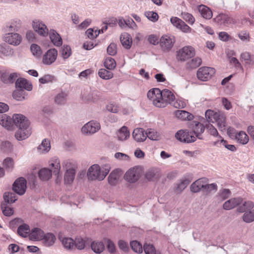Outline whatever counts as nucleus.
<instances>
[{
  "mask_svg": "<svg viewBox=\"0 0 254 254\" xmlns=\"http://www.w3.org/2000/svg\"><path fill=\"white\" fill-rule=\"evenodd\" d=\"M132 250L137 253H141L142 252V247L141 244L136 241H133L130 243Z\"/></svg>",
  "mask_w": 254,
  "mask_h": 254,
  "instance_id": "59",
  "label": "nucleus"
},
{
  "mask_svg": "<svg viewBox=\"0 0 254 254\" xmlns=\"http://www.w3.org/2000/svg\"><path fill=\"white\" fill-rule=\"evenodd\" d=\"M15 193V192H5L3 195L4 202L6 203H14L17 199V196Z\"/></svg>",
  "mask_w": 254,
  "mask_h": 254,
  "instance_id": "36",
  "label": "nucleus"
},
{
  "mask_svg": "<svg viewBox=\"0 0 254 254\" xmlns=\"http://www.w3.org/2000/svg\"><path fill=\"white\" fill-rule=\"evenodd\" d=\"M48 34L51 42L55 46L60 47L62 46L63 43L62 39L56 30L51 29Z\"/></svg>",
  "mask_w": 254,
  "mask_h": 254,
  "instance_id": "19",
  "label": "nucleus"
},
{
  "mask_svg": "<svg viewBox=\"0 0 254 254\" xmlns=\"http://www.w3.org/2000/svg\"><path fill=\"white\" fill-rule=\"evenodd\" d=\"M50 166L52 168V170L47 168H43L39 172V177L40 179L43 181H47L52 177V172L53 174L59 177L60 174L61 165L60 161L58 158L53 157L50 162Z\"/></svg>",
  "mask_w": 254,
  "mask_h": 254,
  "instance_id": "3",
  "label": "nucleus"
},
{
  "mask_svg": "<svg viewBox=\"0 0 254 254\" xmlns=\"http://www.w3.org/2000/svg\"><path fill=\"white\" fill-rule=\"evenodd\" d=\"M110 169V166L108 164L103 165L101 168L99 165L94 164L88 170L87 173L88 179L91 181H102L109 173Z\"/></svg>",
  "mask_w": 254,
  "mask_h": 254,
  "instance_id": "2",
  "label": "nucleus"
},
{
  "mask_svg": "<svg viewBox=\"0 0 254 254\" xmlns=\"http://www.w3.org/2000/svg\"><path fill=\"white\" fill-rule=\"evenodd\" d=\"M146 138L152 140H157L159 138V135L158 132L153 129H148L146 131Z\"/></svg>",
  "mask_w": 254,
  "mask_h": 254,
  "instance_id": "50",
  "label": "nucleus"
},
{
  "mask_svg": "<svg viewBox=\"0 0 254 254\" xmlns=\"http://www.w3.org/2000/svg\"><path fill=\"white\" fill-rule=\"evenodd\" d=\"M106 108L109 112L113 113H118L120 109V107L115 103H109L106 105Z\"/></svg>",
  "mask_w": 254,
  "mask_h": 254,
  "instance_id": "61",
  "label": "nucleus"
},
{
  "mask_svg": "<svg viewBox=\"0 0 254 254\" xmlns=\"http://www.w3.org/2000/svg\"><path fill=\"white\" fill-rule=\"evenodd\" d=\"M217 190V185L215 183H212L211 184H207V179L204 183V188L203 190L206 193L208 194L211 193L212 191H216Z\"/></svg>",
  "mask_w": 254,
  "mask_h": 254,
  "instance_id": "45",
  "label": "nucleus"
},
{
  "mask_svg": "<svg viewBox=\"0 0 254 254\" xmlns=\"http://www.w3.org/2000/svg\"><path fill=\"white\" fill-rule=\"evenodd\" d=\"M63 168H65L66 171H75L77 167L76 162L72 160H65L63 161Z\"/></svg>",
  "mask_w": 254,
  "mask_h": 254,
  "instance_id": "33",
  "label": "nucleus"
},
{
  "mask_svg": "<svg viewBox=\"0 0 254 254\" xmlns=\"http://www.w3.org/2000/svg\"><path fill=\"white\" fill-rule=\"evenodd\" d=\"M30 50L32 54L37 57H40L42 54V51L40 46L35 44L31 45Z\"/></svg>",
  "mask_w": 254,
  "mask_h": 254,
  "instance_id": "62",
  "label": "nucleus"
},
{
  "mask_svg": "<svg viewBox=\"0 0 254 254\" xmlns=\"http://www.w3.org/2000/svg\"><path fill=\"white\" fill-rule=\"evenodd\" d=\"M104 65L108 69H113L116 66V63L112 58L108 57L104 62Z\"/></svg>",
  "mask_w": 254,
  "mask_h": 254,
  "instance_id": "54",
  "label": "nucleus"
},
{
  "mask_svg": "<svg viewBox=\"0 0 254 254\" xmlns=\"http://www.w3.org/2000/svg\"><path fill=\"white\" fill-rule=\"evenodd\" d=\"M160 45L163 51H169L176 42L175 36L171 35H164L160 39Z\"/></svg>",
  "mask_w": 254,
  "mask_h": 254,
  "instance_id": "9",
  "label": "nucleus"
},
{
  "mask_svg": "<svg viewBox=\"0 0 254 254\" xmlns=\"http://www.w3.org/2000/svg\"><path fill=\"white\" fill-rule=\"evenodd\" d=\"M254 207L253 201L249 200L245 201L242 206L238 208V211L240 212H244L246 210H250Z\"/></svg>",
  "mask_w": 254,
  "mask_h": 254,
  "instance_id": "49",
  "label": "nucleus"
},
{
  "mask_svg": "<svg viewBox=\"0 0 254 254\" xmlns=\"http://www.w3.org/2000/svg\"><path fill=\"white\" fill-rule=\"evenodd\" d=\"M26 92L23 89H19L16 88L12 94V96L14 99L17 101H23L25 99V94Z\"/></svg>",
  "mask_w": 254,
  "mask_h": 254,
  "instance_id": "42",
  "label": "nucleus"
},
{
  "mask_svg": "<svg viewBox=\"0 0 254 254\" xmlns=\"http://www.w3.org/2000/svg\"><path fill=\"white\" fill-rule=\"evenodd\" d=\"M44 234V232L41 229L35 228L31 230L29 236L31 240L39 241L43 239Z\"/></svg>",
  "mask_w": 254,
  "mask_h": 254,
  "instance_id": "23",
  "label": "nucleus"
},
{
  "mask_svg": "<svg viewBox=\"0 0 254 254\" xmlns=\"http://www.w3.org/2000/svg\"><path fill=\"white\" fill-rule=\"evenodd\" d=\"M120 41L125 48L130 49L132 44V38L129 34L127 33L122 34L120 36Z\"/></svg>",
  "mask_w": 254,
  "mask_h": 254,
  "instance_id": "26",
  "label": "nucleus"
},
{
  "mask_svg": "<svg viewBox=\"0 0 254 254\" xmlns=\"http://www.w3.org/2000/svg\"><path fill=\"white\" fill-rule=\"evenodd\" d=\"M33 28L40 35L46 37L48 35V29L46 25L39 20H34L32 22Z\"/></svg>",
  "mask_w": 254,
  "mask_h": 254,
  "instance_id": "14",
  "label": "nucleus"
},
{
  "mask_svg": "<svg viewBox=\"0 0 254 254\" xmlns=\"http://www.w3.org/2000/svg\"><path fill=\"white\" fill-rule=\"evenodd\" d=\"M236 139L239 143L242 144H247L249 140L248 135L245 133V132L243 131H241L238 133L236 135Z\"/></svg>",
  "mask_w": 254,
  "mask_h": 254,
  "instance_id": "40",
  "label": "nucleus"
},
{
  "mask_svg": "<svg viewBox=\"0 0 254 254\" xmlns=\"http://www.w3.org/2000/svg\"><path fill=\"white\" fill-rule=\"evenodd\" d=\"M74 248L78 250H83L85 246V241L81 237H77L74 241Z\"/></svg>",
  "mask_w": 254,
  "mask_h": 254,
  "instance_id": "52",
  "label": "nucleus"
},
{
  "mask_svg": "<svg viewBox=\"0 0 254 254\" xmlns=\"http://www.w3.org/2000/svg\"><path fill=\"white\" fill-rule=\"evenodd\" d=\"M132 136L137 142H143L146 139V132L142 128H136L132 132Z\"/></svg>",
  "mask_w": 254,
  "mask_h": 254,
  "instance_id": "20",
  "label": "nucleus"
},
{
  "mask_svg": "<svg viewBox=\"0 0 254 254\" xmlns=\"http://www.w3.org/2000/svg\"><path fill=\"white\" fill-rule=\"evenodd\" d=\"M121 172L120 170L116 169L113 170L108 176V182L112 186H115L121 177Z\"/></svg>",
  "mask_w": 254,
  "mask_h": 254,
  "instance_id": "24",
  "label": "nucleus"
},
{
  "mask_svg": "<svg viewBox=\"0 0 254 254\" xmlns=\"http://www.w3.org/2000/svg\"><path fill=\"white\" fill-rule=\"evenodd\" d=\"M205 181L206 178H201L197 180L191 185L190 190L196 193L200 191L201 189L203 190Z\"/></svg>",
  "mask_w": 254,
  "mask_h": 254,
  "instance_id": "22",
  "label": "nucleus"
},
{
  "mask_svg": "<svg viewBox=\"0 0 254 254\" xmlns=\"http://www.w3.org/2000/svg\"><path fill=\"white\" fill-rule=\"evenodd\" d=\"M98 75L101 78L105 80L111 79L113 77L112 72L104 68L99 69Z\"/></svg>",
  "mask_w": 254,
  "mask_h": 254,
  "instance_id": "46",
  "label": "nucleus"
},
{
  "mask_svg": "<svg viewBox=\"0 0 254 254\" xmlns=\"http://www.w3.org/2000/svg\"><path fill=\"white\" fill-rule=\"evenodd\" d=\"M3 40L10 45L17 46L21 43L22 38L18 33L9 32L4 35Z\"/></svg>",
  "mask_w": 254,
  "mask_h": 254,
  "instance_id": "15",
  "label": "nucleus"
},
{
  "mask_svg": "<svg viewBox=\"0 0 254 254\" xmlns=\"http://www.w3.org/2000/svg\"><path fill=\"white\" fill-rule=\"evenodd\" d=\"M241 60L244 61L246 64H251L254 63V61L251 57V55L249 52H244L241 53Z\"/></svg>",
  "mask_w": 254,
  "mask_h": 254,
  "instance_id": "48",
  "label": "nucleus"
},
{
  "mask_svg": "<svg viewBox=\"0 0 254 254\" xmlns=\"http://www.w3.org/2000/svg\"><path fill=\"white\" fill-rule=\"evenodd\" d=\"M100 129V125L97 121H91L86 123L81 128L84 134H93Z\"/></svg>",
  "mask_w": 254,
  "mask_h": 254,
  "instance_id": "13",
  "label": "nucleus"
},
{
  "mask_svg": "<svg viewBox=\"0 0 254 254\" xmlns=\"http://www.w3.org/2000/svg\"><path fill=\"white\" fill-rule=\"evenodd\" d=\"M162 98L161 101V108L166 107L169 104L176 108H183L185 104L183 102L175 100L174 94L169 90L165 89L162 91Z\"/></svg>",
  "mask_w": 254,
  "mask_h": 254,
  "instance_id": "4",
  "label": "nucleus"
},
{
  "mask_svg": "<svg viewBox=\"0 0 254 254\" xmlns=\"http://www.w3.org/2000/svg\"><path fill=\"white\" fill-rule=\"evenodd\" d=\"M243 220L246 223H251L254 221V209L246 212L243 216Z\"/></svg>",
  "mask_w": 254,
  "mask_h": 254,
  "instance_id": "55",
  "label": "nucleus"
},
{
  "mask_svg": "<svg viewBox=\"0 0 254 254\" xmlns=\"http://www.w3.org/2000/svg\"><path fill=\"white\" fill-rule=\"evenodd\" d=\"M190 181L187 179L181 180L180 182L177 185L175 191L177 192H182L189 184Z\"/></svg>",
  "mask_w": 254,
  "mask_h": 254,
  "instance_id": "47",
  "label": "nucleus"
},
{
  "mask_svg": "<svg viewBox=\"0 0 254 254\" xmlns=\"http://www.w3.org/2000/svg\"><path fill=\"white\" fill-rule=\"evenodd\" d=\"M1 209L3 215L6 216H10L13 213V210L12 208L7 206V203L3 202L1 205Z\"/></svg>",
  "mask_w": 254,
  "mask_h": 254,
  "instance_id": "57",
  "label": "nucleus"
},
{
  "mask_svg": "<svg viewBox=\"0 0 254 254\" xmlns=\"http://www.w3.org/2000/svg\"><path fill=\"white\" fill-rule=\"evenodd\" d=\"M175 114L177 118L183 121H191L194 118L192 114L184 110H177Z\"/></svg>",
  "mask_w": 254,
  "mask_h": 254,
  "instance_id": "27",
  "label": "nucleus"
},
{
  "mask_svg": "<svg viewBox=\"0 0 254 254\" xmlns=\"http://www.w3.org/2000/svg\"><path fill=\"white\" fill-rule=\"evenodd\" d=\"M181 15L182 18L189 24H192L194 22L195 19L191 14L184 12Z\"/></svg>",
  "mask_w": 254,
  "mask_h": 254,
  "instance_id": "60",
  "label": "nucleus"
},
{
  "mask_svg": "<svg viewBox=\"0 0 254 254\" xmlns=\"http://www.w3.org/2000/svg\"><path fill=\"white\" fill-rule=\"evenodd\" d=\"M58 51L55 48L50 49L43 55V63L46 65H51L56 61Z\"/></svg>",
  "mask_w": 254,
  "mask_h": 254,
  "instance_id": "12",
  "label": "nucleus"
},
{
  "mask_svg": "<svg viewBox=\"0 0 254 254\" xmlns=\"http://www.w3.org/2000/svg\"><path fill=\"white\" fill-rule=\"evenodd\" d=\"M201 59L199 58H195L188 63V66L191 68H195L199 66L201 64Z\"/></svg>",
  "mask_w": 254,
  "mask_h": 254,
  "instance_id": "58",
  "label": "nucleus"
},
{
  "mask_svg": "<svg viewBox=\"0 0 254 254\" xmlns=\"http://www.w3.org/2000/svg\"><path fill=\"white\" fill-rule=\"evenodd\" d=\"M0 150L4 153H10L13 150V145L8 141H3L0 145Z\"/></svg>",
  "mask_w": 254,
  "mask_h": 254,
  "instance_id": "41",
  "label": "nucleus"
},
{
  "mask_svg": "<svg viewBox=\"0 0 254 254\" xmlns=\"http://www.w3.org/2000/svg\"><path fill=\"white\" fill-rule=\"evenodd\" d=\"M99 92L97 90H93L88 94L83 95V99L87 102H96L100 99Z\"/></svg>",
  "mask_w": 254,
  "mask_h": 254,
  "instance_id": "21",
  "label": "nucleus"
},
{
  "mask_svg": "<svg viewBox=\"0 0 254 254\" xmlns=\"http://www.w3.org/2000/svg\"><path fill=\"white\" fill-rule=\"evenodd\" d=\"M18 74L16 73H12L8 74L6 73H3L1 74V80L6 84L12 83L17 78Z\"/></svg>",
  "mask_w": 254,
  "mask_h": 254,
  "instance_id": "31",
  "label": "nucleus"
},
{
  "mask_svg": "<svg viewBox=\"0 0 254 254\" xmlns=\"http://www.w3.org/2000/svg\"><path fill=\"white\" fill-rule=\"evenodd\" d=\"M13 160L10 157H7L3 161V165L8 170H11L13 167Z\"/></svg>",
  "mask_w": 254,
  "mask_h": 254,
  "instance_id": "63",
  "label": "nucleus"
},
{
  "mask_svg": "<svg viewBox=\"0 0 254 254\" xmlns=\"http://www.w3.org/2000/svg\"><path fill=\"white\" fill-rule=\"evenodd\" d=\"M215 123L217 124L219 129L222 131L226 130V116L223 112H221Z\"/></svg>",
  "mask_w": 254,
  "mask_h": 254,
  "instance_id": "29",
  "label": "nucleus"
},
{
  "mask_svg": "<svg viewBox=\"0 0 254 254\" xmlns=\"http://www.w3.org/2000/svg\"><path fill=\"white\" fill-rule=\"evenodd\" d=\"M15 86L16 88L25 89L27 91H31L32 89V84L27 80L23 78H19L16 80Z\"/></svg>",
  "mask_w": 254,
  "mask_h": 254,
  "instance_id": "18",
  "label": "nucleus"
},
{
  "mask_svg": "<svg viewBox=\"0 0 254 254\" xmlns=\"http://www.w3.org/2000/svg\"><path fill=\"white\" fill-rule=\"evenodd\" d=\"M140 177V174L137 169L134 168L128 170L125 174V179L129 183H134Z\"/></svg>",
  "mask_w": 254,
  "mask_h": 254,
  "instance_id": "17",
  "label": "nucleus"
},
{
  "mask_svg": "<svg viewBox=\"0 0 254 254\" xmlns=\"http://www.w3.org/2000/svg\"><path fill=\"white\" fill-rule=\"evenodd\" d=\"M91 248L94 252L100 254L104 250V245L102 242H93L91 244Z\"/></svg>",
  "mask_w": 254,
  "mask_h": 254,
  "instance_id": "38",
  "label": "nucleus"
},
{
  "mask_svg": "<svg viewBox=\"0 0 254 254\" xmlns=\"http://www.w3.org/2000/svg\"><path fill=\"white\" fill-rule=\"evenodd\" d=\"M130 133L128 128L126 126H123L119 131L118 133V139L123 141L126 140L129 137Z\"/></svg>",
  "mask_w": 254,
  "mask_h": 254,
  "instance_id": "35",
  "label": "nucleus"
},
{
  "mask_svg": "<svg viewBox=\"0 0 254 254\" xmlns=\"http://www.w3.org/2000/svg\"><path fill=\"white\" fill-rule=\"evenodd\" d=\"M215 22L221 25L229 26L236 23V20L226 14L220 13L214 18Z\"/></svg>",
  "mask_w": 254,
  "mask_h": 254,
  "instance_id": "11",
  "label": "nucleus"
},
{
  "mask_svg": "<svg viewBox=\"0 0 254 254\" xmlns=\"http://www.w3.org/2000/svg\"><path fill=\"white\" fill-rule=\"evenodd\" d=\"M144 251L146 254H155L156 250L152 245L145 244L143 247Z\"/></svg>",
  "mask_w": 254,
  "mask_h": 254,
  "instance_id": "64",
  "label": "nucleus"
},
{
  "mask_svg": "<svg viewBox=\"0 0 254 254\" xmlns=\"http://www.w3.org/2000/svg\"><path fill=\"white\" fill-rule=\"evenodd\" d=\"M222 111L215 112L212 110H207L205 112V117L208 122L215 123Z\"/></svg>",
  "mask_w": 254,
  "mask_h": 254,
  "instance_id": "28",
  "label": "nucleus"
},
{
  "mask_svg": "<svg viewBox=\"0 0 254 254\" xmlns=\"http://www.w3.org/2000/svg\"><path fill=\"white\" fill-rule=\"evenodd\" d=\"M195 55L194 49L191 46H185L177 51V58L178 60L185 61Z\"/></svg>",
  "mask_w": 254,
  "mask_h": 254,
  "instance_id": "7",
  "label": "nucleus"
},
{
  "mask_svg": "<svg viewBox=\"0 0 254 254\" xmlns=\"http://www.w3.org/2000/svg\"><path fill=\"white\" fill-rule=\"evenodd\" d=\"M62 244L67 249H73L74 248V240L70 238H64L62 240Z\"/></svg>",
  "mask_w": 254,
  "mask_h": 254,
  "instance_id": "53",
  "label": "nucleus"
},
{
  "mask_svg": "<svg viewBox=\"0 0 254 254\" xmlns=\"http://www.w3.org/2000/svg\"><path fill=\"white\" fill-rule=\"evenodd\" d=\"M147 96L153 105L157 108H161L162 91L158 88H153L148 92Z\"/></svg>",
  "mask_w": 254,
  "mask_h": 254,
  "instance_id": "6",
  "label": "nucleus"
},
{
  "mask_svg": "<svg viewBox=\"0 0 254 254\" xmlns=\"http://www.w3.org/2000/svg\"><path fill=\"white\" fill-rule=\"evenodd\" d=\"M198 10L201 16L206 19L212 18L213 14L211 10L206 5L201 4L198 6Z\"/></svg>",
  "mask_w": 254,
  "mask_h": 254,
  "instance_id": "25",
  "label": "nucleus"
},
{
  "mask_svg": "<svg viewBox=\"0 0 254 254\" xmlns=\"http://www.w3.org/2000/svg\"><path fill=\"white\" fill-rule=\"evenodd\" d=\"M17 233L22 237H26L30 233L29 226L25 224L19 226L17 229Z\"/></svg>",
  "mask_w": 254,
  "mask_h": 254,
  "instance_id": "37",
  "label": "nucleus"
},
{
  "mask_svg": "<svg viewBox=\"0 0 254 254\" xmlns=\"http://www.w3.org/2000/svg\"><path fill=\"white\" fill-rule=\"evenodd\" d=\"M12 123L18 127L15 133V137L18 140H23L27 138L31 134L30 122L27 118L21 114H15L12 119L6 114L0 115V125L10 129Z\"/></svg>",
  "mask_w": 254,
  "mask_h": 254,
  "instance_id": "1",
  "label": "nucleus"
},
{
  "mask_svg": "<svg viewBox=\"0 0 254 254\" xmlns=\"http://www.w3.org/2000/svg\"><path fill=\"white\" fill-rule=\"evenodd\" d=\"M67 94L64 92H61L58 93L54 99L56 104L59 106H63L65 104L67 101Z\"/></svg>",
  "mask_w": 254,
  "mask_h": 254,
  "instance_id": "30",
  "label": "nucleus"
},
{
  "mask_svg": "<svg viewBox=\"0 0 254 254\" xmlns=\"http://www.w3.org/2000/svg\"><path fill=\"white\" fill-rule=\"evenodd\" d=\"M243 199L241 197L231 198L224 202L223 205V209L226 210L233 209L243 202Z\"/></svg>",
  "mask_w": 254,
  "mask_h": 254,
  "instance_id": "16",
  "label": "nucleus"
},
{
  "mask_svg": "<svg viewBox=\"0 0 254 254\" xmlns=\"http://www.w3.org/2000/svg\"><path fill=\"white\" fill-rule=\"evenodd\" d=\"M144 15L148 18V19L153 22H156L159 18L158 14L154 11H146L144 13Z\"/></svg>",
  "mask_w": 254,
  "mask_h": 254,
  "instance_id": "56",
  "label": "nucleus"
},
{
  "mask_svg": "<svg viewBox=\"0 0 254 254\" xmlns=\"http://www.w3.org/2000/svg\"><path fill=\"white\" fill-rule=\"evenodd\" d=\"M215 70L214 68L203 66L200 67L197 72V78L202 81H207L215 74Z\"/></svg>",
  "mask_w": 254,
  "mask_h": 254,
  "instance_id": "8",
  "label": "nucleus"
},
{
  "mask_svg": "<svg viewBox=\"0 0 254 254\" xmlns=\"http://www.w3.org/2000/svg\"><path fill=\"white\" fill-rule=\"evenodd\" d=\"M176 138L179 141L185 143H191L196 140V136L193 131L187 130H180L175 134Z\"/></svg>",
  "mask_w": 254,
  "mask_h": 254,
  "instance_id": "5",
  "label": "nucleus"
},
{
  "mask_svg": "<svg viewBox=\"0 0 254 254\" xmlns=\"http://www.w3.org/2000/svg\"><path fill=\"white\" fill-rule=\"evenodd\" d=\"M62 57L64 59L69 58L71 55V50L70 46L66 45H64L60 51Z\"/></svg>",
  "mask_w": 254,
  "mask_h": 254,
  "instance_id": "44",
  "label": "nucleus"
},
{
  "mask_svg": "<svg viewBox=\"0 0 254 254\" xmlns=\"http://www.w3.org/2000/svg\"><path fill=\"white\" fill-rule=\"evenodd\" d=\"M51 149L50 142L48 139H44L41 144L38 147L40 153H45L48 152Z\"/></svg>",
  "mask_w": 254,
  "mask_h": 254,
  "instance_id": "34",
  "label": "nucleus"
},
{
  "mask_svg": "<svg viewBox=\"0 0 254 254\" xmlns=\"http://www.w3.org/2000/svg\"><path fill=\"white\" fill-rule=\"evenodd\" d=\"M26 180L23 177H20L14 182L12 189L17 194L20 195H23L26 190Z\"/></svg>",
  "mask_w": 254,
  "mask_h": 254,
  "instance_id": "10",
  "label": "nucleus"
},
{
  "mask_svg": "<svg viewBox=\"0 0 254 254\" xmlns=\"http://www.w3.org/2000/svg\"><path fill=\"white\" fill-rule=\"evenodd\" d=\"M75 175V171H66L64 174V177L65 183L67 184H71L74 180Z\"/></svg>",
  "mask_w": 254,
  "mask_h": 254,
  "instance_id": "51",
  "label": "nucleus"
},
{
  "mask_svg": "<svg viewBox=\"0 0 254 254\" xmlns=\"http://www.w3.org/2000/svg\"><path fill=\"white\" fill-rule=\"evenodd\" d=\"M21 21L19 19L14 20L7 26V31L9 32L12 31H17L21 27Z\"/></svg>",
  "mask_w": 254,
  "mask_h": 254,
  "instance_id": "39",
  "label": "nucleus"
},
{
  "mask_svg": "<svg viewBox=\"0 0 254 254\" xmlns=\"http://www.w3.org/2000/svg\"><path fill=\"white\" fill-rule=\"evenodd\" d=\"M204 130L205 127L202 124L199 122H196L193 132L196 138L202 139V137L201 134L204 131Z\"/></svg>",
  "mask_w": 254,
  "mask_h": 254,
  "instance_id": "32",
  "label": "nucleus"
},
{
  "mask_svg": "<svg viewBox=\"0 0 254 254\" xmlns=\"http://www.w3.org/2000/svg\"><path fill=\"white\" fill-rule=\"evenodd\" d=\"M43 239L45 245L48 247L52 246L55 243L56 239L55 235L52 233L44 234Z\"/></svg>",
  "mask_w": 254,
  "mask_h": 254,
  "instance_id": "43",
  "label": "nucleus"
}]
</instances>
